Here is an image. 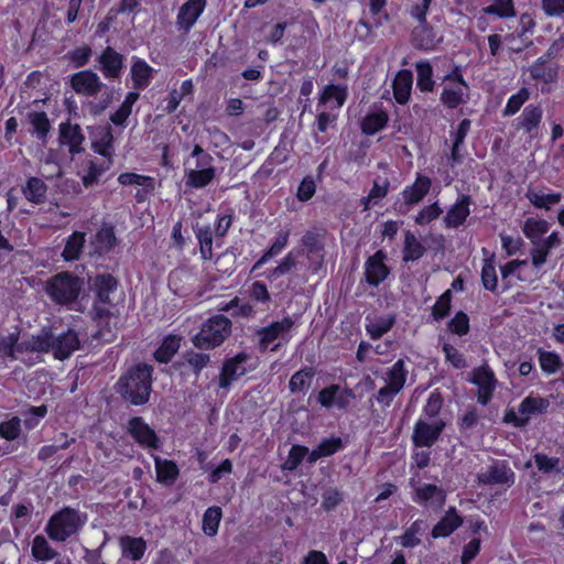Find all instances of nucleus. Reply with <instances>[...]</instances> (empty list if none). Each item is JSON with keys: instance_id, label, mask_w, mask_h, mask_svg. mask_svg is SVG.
<instances>
[{"instance_id": "nucleus-11", "label": "nucleus", "mask_w": 564, "mask_h": 564, "mask_svg": "<svg viewBox=\"0 0 564 564\" xmlns=\"http://www.w3.org/2000/svg\"><path fill=\"white\" fill-rule=\"evenodd\" d=\"M444 427L443 420H435L432 423L419 420L413 430V443L420 447H431L438 440Z\"/></svg>"}, {"instance_id": "nucleus-41", "label": "nucleus", "mask_w": 564, "mask_h": 564, "mask_svg": "<svg viewBox=\"0 0 564 564\" xmlns=\"http://www.w3.org/2000/svg\"><path fill=\"white\" fill-rule=\"evenodd\" d=\"M547 230L549 224L545 220L529 218L525 220L523 226V232L531 240V242L542 240V236L546 234Z\"/></svg>"}, {"instance_id": "nucleus-47", "label": "nucleus", "mask_w": 564, "mask_h": 564, "mask_svg": "<svg viewBox=\"0 0 564 564\" xmlns=\"http://www.w3.org/2000/svg\"><path fill=\"white\" fill-rule=\"evenodd\" d=\"M539 361L541 369L549 375L555 373L563 366L560 356L552 351L540 350Z\"/></svg>"}, {"instance_id": "nucleus-33", "label": "nucleus", "mask_w": 564, "mask_h": 564, "mask_svg": "<svg viewBox=\"0 0 564 564\" xmlns=\"http://www.w3.org/2000/svg\"><path fill=\"white\" fill-rule=\"evenodd\" d=\"M406 370L404 361L399 359L386 373L387 387L400 392L406 380Z\"/></svg>"}, {"instance_id": "nucleus-25", "label": "nucleus", "mask_w": 564, "mask_h": 564, "mask_svg": "<svg viewBox=\"0 0 564 564\" xmlns=\"http://www.w3.org/2000/svg\"><path fill=\"white\" fill-rule=\"evenodd\" d=\"M463 520L457 514L454 508H451L446 514L433 528V538H445L452 534L460 524Z\"/></svg>"}, {"instance_id": "nucleus-59", "label": "nucleus", "mask_w": 564, "mask_h": 564, "mask_svg": "<svg viewBox=\"0 0 564 564\" xmlns=\"http://www.w3.org/2000/svg\"><path fill=\"white\" fill-rule=\"evenodd\" d=\"M533 248L531 249L532 264L535 268L541 267L546 261V257L551 248L542 240L532 242Z\"/></svg>"}, {"instance_id": "nucleus-14", "label": "nucleus", "mask_w": 564, "mask_h": 564, "mask_svg": "<svg viewBox=\"0 0 564 564\" xmlns=\"http://www.w3.org/2000/svg\"><path fill=\"white\" fill-rule=\"evenodd\" d=\"M206 0H188L183 3L176 17V26L187 34L204 12Z\"/></svg>"}, {"instance_id": "nucleus-56", "label": "nucleus", "mask_w": 564, "mask_h": 564, "mask_svg": "<svg viewBox=\"0 0 564 564\" xmlns=\"http://www.w3.org/2000/svg\"><path fill=\"white\" fill-rule=\"evenodd\" d=\"M393 322L392 318H379L370 322L366 329L372 339H378L391 329Z\"/></svg>"}, {"instance_id": "nucleus-15", "label": "nucleus", "mask_w": 564, "mask_h": 564, "mask_svg": "<svg viewBox=\"0 0 564 564\" xmlns=\"http://www.w3.org/2000/svg\"><path fill=\"white\" fill-rule=\"evenodd\" d=\"M99 69L108 79H116L120 76L123 67V55L107 46L98 57Z\"/></svg>"}, {"instance_id": "nucleus-2", "label": "nucleus", "mask_w": 564, "mask_h": 564, "mask_svg": "<svg viewBox=\"0 0 564 564\" xmlns=\"http://www.w3.org/2000/svg\"><path fill=\"white\" fill-rule=\"evenodd\" d=\"M79 344L78 335L74 330L68 329L58 336L43 333L33 337L30 347L34 351L52 352L56 359L64 360L79 348Z\"/></svg>"}, {"instance_id": "nucleus-26", "label": "nucleus", "mask_w": 564, "mask_h": 564, "mask_svg": "<svg viewBox=\"0 0 564 564\" xmlns=\"http://www.w3.org/2000/svg\"><path fill=\"white\" fill-rule=\"evenodd\" d=\"M469 196H462V198L448 210L444 218L447 227L456 228L462 225L469 215Z\"/></svg>"}, {"instance_id": "nucleus-60", "label": "nucleus", "mask_w": 564, "mask_h": 564, "mask_svg": "<svg viewBox=\"0 0 564 564\" xmlns=\"http://www.w3.org/2000/svg\"><path fill=\"white\" fill-rule=\"evenodd\" d=\"M118 181L122 185H140L153 188V180L151 177L135 173H123L119 176Z\"/></svg>"}, {"instance_id": "nucleus-36", "label": "nucleus", "mask_w": 564, "mask_h": 564, "mask_svg": "<svg viewBox=\"0 0 564 564\" xmlns=\"http://www.w3.org/2000/svg\"><path fill=\"white\" fill-rule=\"evenodd\" d=\"M528 199L538 208L549 209L551 206L556 205L561 200L560 193H543L529 191L527 194Z\"/></svg>"}, {"instance_id": "nucleus-9", "label": "nucleus", "mask_w": 564, "mask_h": 564, "mask_svg": "<svg viewBox=\"0 0 564 564\" xmlns=\"http://www.w3.org/2000/svg\"><path fill=\"white\" fill-rule=\"evenodd\" d=\"M514 473L506 460H494L484 471L477 475L479 484L507 487L514 484Z\"/></svg>"}, {"instance_id": "nucleus-32", "label": "nucleus", "mask_w": 564, "mask_h": 564, "mask_svg": "<svg viewBox=\"0 0 564 564\" xmlns=\"http://www.w3.org/2000/svg\"><path fill=\"white\" fill-rule=\"evenodd\" d=\"M542 108L540 106L529 105L522 111L520 117L519 127L527 133H531L535 130L542 120Z\"/></svg>"}, {"instance_id": "nucleus-45", "label": "nucleus", "mask_w": 564, "mask_h": 564, "mask_svg": "<svg viewBox=\"0 0 564 564\" xmlns=\"http://www.w3.org/2000/svg\"><path fill=\"white\" fill-rule=\"evenodd\" d=\"M289 239V231H280L275 241L269 248L267 252L256 262L253 265V270L260 268L270 258L276 256L281 252V250L286 246Z\"/></svg>"}, {"instance_id": "nucleus-61", "label": "nucleus", "mask_w": 564, "mask_h": 564, "mask_svg": "<svg viewBox=\"0 0 564 564\" xmlns=\"http://www.w3.org/2000/svg\"><path fill=\"white\" fill-rule=\"evenodd\" d=\"M443 351L446 360L449 361L456 369H463L467 367L464 356L451 344L445 343L443 345Z\"/></svg>"}, {"instance_id": "nucleus-37", "label": "nucleus", "mask_w": 564, "mask_h": 564, "mask_svg": "<svg viewBox=\"0 0 564 564\" xmlns=\"http://www.w3.org/2000/svg\"><path fill=\"white\" fill-rule=\"evenodd\" d=\"M314 377V371L311 368L302 369L295 372L289 382V388L291 392H303L307 390L311 386L312 378Z\"/></svg>"}, {"instance_id": "nucleus-8", "label": "nucleus", "mask_w": 564, "mask_h": 564, "mask_svg": "<svg viewBox=\"0 0 564 564\" xmlns=\"http://www.w3.org/2000/svg\"><path fill=\"white\" fill-rule=\"evenodd\" d=\"M444 84L441 100L445 106L453 109L466 101L468 86L458 67L445 76Z\"/></svg>"}, {"instance_id": "nucleus-35", "label": "nucleus", "mask_w": 564, "mask_h": 564, "mask_svg": "<svg viewBox=\"0 0 564 564\" xmlns=\"http://www.w3.org/2000/svg\"><path fill=\"white\" fill-rule=\"evenodd\" d=\"M387 122L388 116L386 112H373L365 117L361 129L364 133L371 135L383 129Z\"/></svg>"}, {"instance_id": "nucleus-18", "label": "nucleus", "mask_w": 564, "mask_h": 564, "mask_svg": "<svg viewBox=\"0 0 564 564\" xmlns=\"http://www.w3.org/2000/svg\"><path fill=\"white\" fill-rule=\"evenodd\" d=\"M32 556L37 562H48L55 560L54 564H72L69 558L61 557L59 554L51 547L43 535H36L32 541Z\"/></svg>"}, {"instance_id": "nucleus-39", "label": "nucleus", "mask_w": 564, "mask_h": 564, "mask_svg": "<svg viewBox=\"0 0 564 564\" xmlns=\"http://www.w3.org/2000/svg\"><path fill=\"white\" fill-rule=\"evenodd\" d=\"M221 520V509L219 507L208 508L203 517V531L209 536L216 535Z\"/></svg>"}, {"instance_id": "nucleus-57", "label": "nucleus", "mask_w": 564, "mask_h": 564, "mask_svg": "<svg viewBox=\"0 0 564 564\" xmlns=\"http://www.w3.org/2000/svg\"><path fill=\"white\" fill-rule=\"evenodd\" d=\"M448 329L459 336L469 332V318L464 312H458L448 323Z\"/></svg>"}, {"instance_id": "nucleus-10", "label": "nucleus", "mask_w": 564, "mask_h": 564, "mask_svg": "<svg viewBox=\"0 0 564 564\" xmlns=\"http://www.w3.org/2000/svg\"><path fill=\"white\" fill-rule=\"evenodd\" d=\"M470 376V381L478 387V402L486 405L490 401L497 384L492 370L484 365L475 368Z\"/></svg>"}, {"instance_id": "nucleus-44", "label": "nucleus", "mask_w": 564, "mask_h": 564, "mask_svg": "<svg viewBox=\"0 0 564 564\" xmlns=\"http://www.w3.org/2000/svg\"><path fill=\"white\" fill-rule=\"evenodd\" d=\"M486 14H495L499 18H511L516 15L513 0H494V3L484 8Z\"/></svg>"}, {"instance_id": "nucleus-19", "label": "nucleus", "mask_w": 564, "mask_h": 564, "mask_svg": "<svg viewBox=\"0 0 564 564\" xmlns=\"http://www.w3.org/2000/svg\"><path fill=\"white\" fill-rule=\"evenodd\" d=\"M85 137L78 124L69 122L61 123L59 126V142L62 145H68L72 154L80 153L84 149L80 147Z\"/></svg>"}, {"instance_id": "nucleus-53", "label": "nucleus", "mask_w": 564, "mask_h": 564, "mask_svg": "<svg viewBox=\"0 0 564 564\" xmlns=\"http://www.w3.org/2000/svg\"><path fill=\"white\" fill-rule=\"evenodd\" d=\"M481 282L486 290L495 292L498 286V278L495 265L491 261L486 260L481 269Z\"/></svg>"}, {"instance_id": "nucleus-46", "label": "nucleus", "mask_w": 564, "mask_h": 564, "mask_svg": "<svg viewBox=\"0 0 564 564\" xmlns=\"http://www.w3.org/2000/svg\"><path fill=\"white\" fill-rule=\"evenodd\" d=\"M307 454V447L302 445H293L289 452V455L284 464L282 465V469L289 471L295 470Z\"/></svg>"}, {"instance_id": "nucleus-48", "label": "nucleus", "mask_w": 564, "mask_h": 564, "mask_svg": "<svg viewBox=\"0 0 564 564\" xmlns=\"http://www.w3.org/2000/svg\"><path fill=\"white\" fill-rule=\"evenodd\" d=\"M417 87L422 91H431L434 82L432 80V66L429 62H419L416 64Z\"/></svg>"}, {"instance_id": "nucleus-31", "label": "nucleus", "mask_w": 564, "mask_h": 564, "mask_svg": "<svg viewBox=\"0 0 564 564\" xmlns=\"http://www.w3.org/2000/svg\"><path fill=\"white\" fill-rule=\"evenodd\" d=\"M85 242V234L80 231H75L73 235L68 237L65 248L62 252V257L66 261H74L79 259Z\"/></svg>"}, {"instance_id": "nucleus-49", "label": "nucleus", "mask_w": 564, "mask_h": 564, "mask_svg": "<svg viewBox=\"0 0 564 564\" xmlns=\"http://www.w3.org/2000/svg\"><path fill=\"white\" fill-rule=\"evenodd\" d=\"M197 238L199 241V249L203 259L209 260L213 257V234L209 227H200L197 230Z\"/></svg>"}, {"instance_id": "nucleus-23", "label": "nucleus", "mask_w": 564, "mask_h": 564, "mask_svg": "<svg viewBox=\"0 0 564 564\" xmlns=\"http://www.w3.org/2000/svg\"><path fill=\"white\" fill-rule=\"evenodd\" d=\"M116 243L117 238L111 226H102L90 241L94 252L97 254L109 252Z\"/></svg>"}, {"instance_id": "nucleus-16", "label": "nucleus", "mask_w": 564, "mask_h": 564, "mask_svg": "<svg viewBox=\"0 0 564 564\" xmlns=\"http://www.w3.org/2000/svg\"><path fill=\"white\" fill-rule=\"evenodd\" d=\"M294 322L291 317L286 316L280 322H273L267 327H263L257 332L259 337V345L264 350L269 344L276 338H283L284 334L289 333L293 327Z\"/></svg>"}, {"instance_id": "nucleus-54", "label": "nucleus", "mask_w": 564, "mask_h": 564, "mask_svg": "<svg viewBox=\"0 0 564 564\" xmlns=\"http://www.w3.org/2000/svg\"><path fill=\"white\" fill-rule=\"evenodd\" d=\"M529 90L521 88L516 95H512L503 110V116H512L520 110L523 104L529 99Z\"/></svg>"}, {"instance_id": "nucleus-58", "label": "nucleus", "mask_w": 564, "mask_h": 564, "mask_svg": "<svg viewBox=\"0 0 564 564\" xmlns=\"http://www.w3.org/2000/svg\"><path fill=\"white\" fill-rule=\"evenodd\" d=\"M123 546L132 560H140L145 551V543L142 539L127 536L122 540Z\"/></svg>"}, {"instance_id": "nucleus-40", "label": "nucleus", "mask_w": 564, "mask_h": 564, "mask_svg": "<svg viewBox=\"0 0 564 564\" xmlns=\"http://www.w3.org/2000/svg\"><path fill=\"white\" fill-rule=\"evenodd\" d=\"M180 348V338L177 336H167L160 348L155 351V358L160 362H167L172 359Z\"/></svg>"}, {"instance_id": "nucleus-42", "label": "nucleus", "mask_w": 564, "mask_h": 564, "mask_svg": "<svg viewBox=\"0 0 564 564\" xmlns=\"http://www.w3.org/2000/svg\"><path fill=\"white\" fill-rule=\"evenodd\" d=\"M29 122L33 127V132L39 139L44 140L50 131L51 124L45 112L34 111L29 113Z\"/></svg>"}, {"instance_id": "nucleus-50", "label": "nucleus", "mask_w": 564, "mask_h": 564, "mask_svg": "<svg viewBox=\"0 0 564 564\" xmlns=\"http://www.w3.org/2000/svg\"><path fill=\"white\" fill-rule=\"evenodd\" d=\"M184 360L198 375L208 365L210 357L208 354L191 350L184 355Z\"/></svg>"}, {"instance_id": "nucleus-63", "label": "nucleus", "mask_w": 564, "mask_h": 564, "mask_svg": "<svg viewBox=\"0 0 564 564\" xmlns=\"http://www.w3.org/2000/svg\"><path fill=\"white\" fill-rule=\"evenodd\" d=\"M323 457L330 456L343 448V441L339 437L325 438L318 444Z\"/></svg>"}, {"instance_id": "nucleus-13", "label": "nucleus", "mask_w": 564, "mask_h": 564, "mask_svg": "<svg viewBox=\"0 0 564 564\" xmlns=\"http://www.w3.org/2000/svg\"><path fill=\"white\" fill-rule=\"evenodd\" d=\"M212 163V155H204L202 159H198L196 169H191L186 172V185L195 188L208 185L215 177V167Z\"/></svg>"}, {"instance_id": "nucleus-51", "label": "nucleus", "mask_w": 564, "mask_h": 564, "mask_svg": "<svg viewBox=\"0 0 564 564\" xmlns=\"http://www.w3.org/2000/svg\"><path fill=\"white\" fill-rule=\"evenodd\" d=\"M452 292L445 291L436 301L432 308V315L436 321L443 319L451 311Z\"/></svg>"}, {"instance_id": "nucleus-20", "label": "nucleus", "mask_w": 564, "mask_h": 564, "mask_svg": "<svg viewBox=\"0 0 564 564\" xmlns=\"http://www.w3.org/2000/svg\"><path fill=\"white\" fill-rule=\"evenodd\" d=\"M384 258L383 251L379 250L367 260L366 280L369 284L378 285L387 278L389 269L383 263Z\"/></svg>"}, {"instance_id": "nucleus-30", "label": "nucleus", "mask_w": 564, "mask_h": 564, "mask_svg": "<svg viewBox=\"0 0 564 564\" xmlns=\"http://www.w3.org/2000/svg\"><path fill=\"white\" fill-rule=\"evenodd\" d=\"M346 98V86L327 85L319 97L318 105H326L334 100V104L330 105V109H338L345 104Z\"/></svg>"}, {"instance_id": "nucleus-43", "label": "nucleus", "mask_w": 564, "mask_h": 564, "mask_svg": "<svg viewBox=\"0 0 564 564\" xmlns=\"http://www.w3.org/2000/svg\"><path fill=\"white\" fill-rule=\"evenodd\" d=\"M416 497L420 502H427L435 500L438 506H442L445 501L444 491L435 485H424L416 489Z\"/></svg>"}, {"instance_id": "nucleus-55", "label": "nucleus", "mask_w": 564, "mask_h": 564, "mask_svg": "<svg viewBox=\"0 0 564 564\" xmlns=\"http://www.w3.org/2000/svg\"><path fill=\"white\" fill-rule=\"evenodd\" d=\"M302 243L307 249L308 257L316 254L319 258H323V254L321 253L323 251V243L318 234L307 231L302 237Z\"/></svg>"}, {"instance_id": "nucleus-22", "label": "nucleus", "mask_w": 564, "mask_h": 564, "mask_svg": "<svg viewBox=\"0 0 564 564\" xmlns=\"http://www.w3.org/2000/svg\"><path fill=\"white\" fill-rule=\"evenodd\" d=\"M431 180L426 176L419 175L413 185L403 189L402 196L406 205L417 204L429 193L431 188Z\"/></svg>"}, {"instance_id": "nucleus-29", "label": "nucleus", "mask_w": 564, "mask_h": 564, "mask_svg": "<svg viewBox=\"0 0 564 564\" xmlns=\"http://www.w3.org/2000/svg\"><path fill=\"white\" fill-rule=\"evenodd\" d=\"M24 197L33 204H42L45 202L47 186L39 177H30L26 185L22 189Z\"/></svg>"}, {"instance_id": "nucleus-12", "label": "nucleus", "mask_w": 564, "mask_h": 564, "mask_svg": "<svg viewBox=\"0 0 564 564\" xmlns=\"http://www.w3.org/2000/svg\"><path fill=\"white\" fill-rule=\"evenodd\" d=\"M128 432L142 447L158 449L160 441L153 429L142 417L135 416L128 422Z\"/></svg>"}, {"instance_id": "nucleus-21", "label": "nucleus", "mask_w": 564, "mask_h": 564, "mask_svg": "<svg viewBox=\"0 0 564 564\" xmlns=\"http://www.w3.org/2000/svg\"><path fill=\"white\" fill-rule=\"evenodd\" d=\"M412 73L408 69L400 70L392 84L393 88V96L395 100L404 105L409 101L411 96V89H412Z\"/></svg>"}, {"instance_id": "nucleus-24", "label": "nucleus", "mask_w": 564, "mask_h": 564, "mask_svg": "<svg viewBox=\"0 0 564 564\" xmlns=\"http://www.w3.org/2000/svg\"><path fill=\"white\" fill-rule=\"evenodd\" d=\"M550 401L534 395H528L519 405V413L523 415L527 424L532 415L542 414L547 411Z\"/></svg>"}, {"instance_id": "nucleus-38", "label": "nucleus", "mask_w": 564, "mask_h": 564, "mask_svg": "<svg viewBox=\"0 0 564 564\" xmlns=\"http://www.w3.org/2000/svg\"><path fill=\"white\" fill-rule=\"evenodd\" d=\"M424 253V247L410 231L405 235L403 260L405 262L415 261Z\"/></svg>"}, {"instance_id": "nucleus-6", "label": "nucleus", "mask_w": 564, "mask_h": 564, "mask_svg": "<svg viewBox=\"0 0 564 564\" xmlns=\"http://www.w3.org/2000/svg\"><path fill=\"white\" fill-rule=\"evenodd\" d=\"M231 334V321L224 315H215L208 318L194 336L193 344L198 349H213L220 346Z\"/></svg>"}, {"instance_id": "nucleus-7", "label": "nucleus", "mask_w": 564, "mask_h": 564, "mask_svg": "<svg viewBox=\"0 0 564 564\" xmlns=\"http://www.w3.org/2000/svg\"><path fill=\"white\" fill-rule=\"evenodd\" d=\"M118 282L110 273L97 274L93 282V290L96 297L93 304L91 314L94 319L104 321L112 316V301L110 294L117 290Z\"/></svg>"}, {"instance_id": "nucleus-34", "label": "nucleus", "mask_w": 564, "mask_h": 564, "mask_svg": "<svg viewBox=\"0 0 564 564\" xmlns=\"http://www.w3.org/2000/svg\"><path fill=\"white\" fill-rule=\"evenodd\" d=\"M156 479L162 484H173L178 475V468L171 460L155 458Z\"/></svg>"}, {"instance_id": "nucleus-52", "label": "nucleus", "mask_w": 564, "mask_h": 564, "mask_svg": "<svg viewBox=\"0 0 564 564\" xmlns=\"http://www.w3.org/2000/svg\"><path fill=\"white\" fill-rule=\"evenodd\" d=\"M534 463L538 469L542 473L549 474L552 471L560 473L562 468L560 467V459L556 457H549L545 454L536 453L534 455Z\"/></svg>"}, {"instance_id": "nucleus-27", "label": "nucleus", "mask_w": 564, "mask_h": 564, "mask_svg": "<svg viewBox=\"0 0 564 564\" xmlns=\"http://www.w3.org/2000/svg\"><path fill=\"white\" fill-rule=\"evenodd\" d=\"M153 75V68L144 61L137 58L131 66L133 87L143 89L149 86Z\"/></svg>"}, {"instance_id": "nucleus-62", "label": "nucleus", "mask_w": 564, "mask_h": 564, "mask_svg": "<svg viewBox=\"0 0 564 564\" xmlns=\"http://www.w3.org/2000/svg\"><path fill=\"white\" fill-rule=\"evenodd\" d=\"M442 214V209L438 205L432 204L430 206L424 207L415 217V223L419 225L429 224L430 221L436 219Z\"/></svg>"}, {"instance_id": "nucleus-4", "label": "nucleus", "mask_w": 564, "mask_h": 564, "mask_svg": "<svg viewBox=\"0 0 564 564\" xmlns=\"http://www.w3.org/2000/svg\"><path fill=\"white\" fill-rule=\"evenodd\" d=\"M83 286V279L64 271L53 275L47 281L46 292L55 303L70 305L78 299Z\"/></svg>"}, {"instance_id": "nucleus-5", "label": "nucleus", "mask_w": 564, "mask_h": 564, "mask_svg": "<svg viewBox=\"0 0 564 564\" xmlns=\"http://www.w3.org/2000/svg\"><path fill=\"white\" fill-rule=\"evenodd\" d=\"M70 86L77 94L88 97L97 96L105 89L100 102L93 106L95 115L100 113L112 101V91L107 89L100 77L93 70L87 69L75 73L70 78Z\"/></svg>"}, {"instance_id": "nucleus-17", "label": "nucleus", "mask_w": 564, "mask_h": 564, "mask_svg": "<svg viewBox=\"0 0 564 564\" xmlns=\"http://www.w3.org/2000/svg\"><path fill=\"white\" fill-rule=\"evenodd\" d=\"M248 357L246 354H238L234 358L228 359L224 366L219 377V387L227 388L229 384L246 373L243 364Z\"/></svg>"}, {"instance_id": "nucleus-64", "label": "nucleus", "mask_w": 564, "mask_h": 564, "mask_svg": "<svg viewBox=\"0 0 564 564\" xmlns=\"http://www.w3.org/2000/svg\"><path fill=\"white\" fill-rule=\"evenodd\" d=\"M19 433L20 421L18 419H12L0 424V435L8 441L17 438Z\"/></svg>"}, {"instance_id": "nucleus-28", "label": "nucleus", "mask_w": 564, "mask_h": 564, "mask_svg": "<svg viewBox=\"0 0 564 564\" xmlns=\"http://www.w3.org/2000/svg\"><path fill=\"white\" fill-rule=\"evenodd\" d=\"M421 24L413 30V43L414 46L421 50H432L440 42V39L433 32V30L425 24Z\"/></svg>"}, {"instance_id": "nucleus-1", "label": "nucleus", "mask_w": 564, "mask_h": 564, "mask_svg": "<svg viewBox=\"0 0 564 564\" xmlns=\"http://www.w3.org/2000/svg\"><path fill=\"white\" fill-rule=\"evenodd\" d=\"M153 368L142 364L131 368L117 383V392L134 405L149 401Z\"/></svg>"}, {"instance_id": "nucleus-3", "label": "nucleus", "mask_w": 564, "mask_h": 564, "mask_svg": "<svg viewBox=\"0 0 564 564\" xmlns=\"http://www.w3.org/2000/svg\"><path fill=\"white\" fill-rule=\"evenodd\" d=\"M86 521V514L80 513L76 509L65 507L51 517L45 530L52 540L65 542L72 535L77 534Z\"/></svg>"}]
</instances>
